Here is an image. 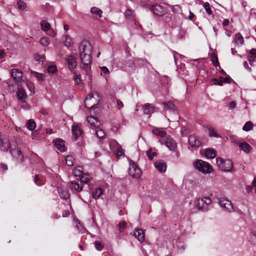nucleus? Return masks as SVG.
Wrapping results in <instances>:
<instances>
[{
  "instance_id": "nucleus-46",
  "label": "nucleus",
  "mask_w": 256,
  "mask_h": 256,
  "mask_svg": "<svg viewBox=\"0 0 256 256\" xmlns=\"http://www.w3.org/2000/svg\"><path fill=\"white\" fill-rule=\"evenodd\" d=\"M34 58L36 61H38L40 62H43L45 59V56L44 55L40 56L36 54L34 55Z\"/></svg>"
},
{
  "instance_id": "nucleus-42",
  "label": "nucleus",
  "mask_w": 256,
  "mask_h": 256,
  "mask_svg": "<svg viewBox=\"0 0 256 256\" xmlns=\"http://www.w3.org/2000/svg\"><path fill=\"white\" fill-rule=\"evenodd\" d=\"M208 132L210 136L215 138L219 137L218 134L214 131V130L212 127L208 128Z\"/></svg>"
},
{
  "instance_id": "nucleus-37",
  "label": "nucleus",
  "mask_w": 256,
  "mask_h": 256,
  "mask_svg": "<svg viewBox=\"0 0 256 256\" xmlns=\"http://www.w3.org/2000/svg\"><path fill=\"white\" fill-rule=\"evenodd\" d=\"M253 127V124L250 121L246 122L243 126L242 130L245 132L250 130Z\"/></svg>"
},
{
  "instance_id": "nucleus-14",
  "label": "nucleus",
  "mask_w": 256,
  "mask_h": 256,
  "mask_svg": "<svg viewBox=\"0 0 256 256\" xmlns=\"http://www.w3.org/2000/svg\"><path fill=\"white\" fill-rule=\"evenodd\" d=\"M164 144L170 150H174L176 148V142L172 138L170 137L166 139Z\"/></svg>"
},
{
  "instance_id": "nucleus-15",
  "label": "nucleus",
  "mask_w": 256,
  "mask_h": 256,
  "mask_svg": "<svg viewBox=\"0 0 256 256\" xmlns=\"http://www.w3.org/2000/svg\"><path fill=\"white\" fill-rule=\"evenodd\" d=\"M144 114H153L154 110V106L152 104H146L142 108Z\"/></svg>"
},
{
  "instance_id": "nucleus-63",
  "label": "nucleus",
  "mask_w": 256,
  "mask_h": 256,
  "mask_svg": "<svg viewBox=\"0 0 256 256\" xmlns=\"http://www.w3.org/2000/svg\"><path fill=\"white\" fill-rule=\"evenodd\" d=\"M173 56H174V58L175 63H176V62L178 59V58L180 57L181 56L180 54H179L178 53L174 52L173 53Z\"/></svg>"
},
{
  "instance_id": "nucleus-62",
  "label": "nucleus",
  "mask_w": 256,
  "mask_h": 256,
  "mask_svg": "<svg viewBox=\"0 0 256 256\" xmlns=\"http://www.w3.org/2000/svg\"><path fill=\"white\" fill-rule=\"evenodd\" d=\"M248 54L251 55L254 58H256V49L252 48L250 50V52Z\"/></svg>"
},
{
  "instance_id": "nucleus-22",
  "label": "nucleus",
  "mask_w": 256,
  "mask_h": 256,
  "mask_svg": "<svg viewBox=\"0 0 256 256\" xmlns=\"http://www.w3.org/2000/svg\"><path fill=\"white\" fill-rule=\"evenodd\" d=\"M204 155L207 158H214L216 154V151L212 148H208L204 150Z\"/></svg>"
},
{
  "instance_id": "nucleus-50",
  "label": "nucleus",
  "mask_w": 256,
  "mask_h": 256,
  "mask_svg": "<svg viewBox=\"0 0 256 256\" xmlns=\"http://www.w3.org/2000/svg\"><path fill=\"white\" fill-rule=\"evenodd\" d=\"M146 156L150 160H152L154 156H156V153L152 152L151 150H150L146 152Z\"/></svg>"
},
{
  "instance_id": "nucleus-16",
  "label": "nucleus",
  "mask_w": 256,
  "mask_h": 256,
  "mask_svg": "<svg viewBox=\"0 0 256 256\" xmlns=\"http://www.w3.org/2000/svg\"><path fill=\"white\" fill-rule=\"evenodd\" d=\"M58 192L60 196L62 199H68L70 198V194L68 189L63 186L58 188Z\"/></svg>"
},
{
  "instance_id": "nucleus-11",
  "label": "nucleus",
  "mask_w": 256,
  "mask_h": 256,
  "mask_svg": "<svg viewBox=\"0 0 256 256\" xmlns=\"http://www.w3.org/2000/svg\"><path fill=\"white\" fill-rule=\"evenodd\" d=\"M66 64L70 71L74 70L76 66V62L75 58L72 55H69L66 59Z\"/></svg>"
},
{
  "instance_id": "nucleus-18",
  "label": "nucleus",
  "mask_w": 256,
  "mask_h": 256,
  "mask_svg": "<svg viewBox=\"0 0 256 256\" xmlns=\"http://www.w3.org/2000/svg\"><path fill=\"white\" fill-rule=\"evenodd\" d=\"M87 121L92 127L98 128L100 122L95 117L90 116L87 117Z\"/></svg>"
},
{
  "instance_id": "nucleus-2",
  "label": "nucleus",
  "mask_w": 256,
  "mask_h": 256,
  "mask_svg": "<svg viewBox=\"0 0 256 256\" xmlns=\"http://www.w3.org/2000/svg\"><path fill=\"white\" fill-rule=\"evenodd\" d=\"M23 146L24 144L21 139L14 136V140L10 145V152L12 156L19 161H22L23 158L21 152V148Z\"/></svg>"
},
{
  "instance_id": "nucleus-7",
  "label": "nucleus",
  "mask_w": 256,
  "mask_h": 256,
  "mask_svg": "<svg viewBox=\"0 0 256 256\" xmlns=\"http://www.w3.org/2000/svg\"><path fill=\"white\" fill-rule=\"evenodd\" d=\"M128 173L132 177L137 178L140 176L142 172L134 162L130 160Z\"/></svg>"
},
{
  "instance_id": "nucleus-6",
  "label": "nucleus",
  "mask_w": 256,
  "mask_h": 256,
  "mask_svg": "<svg viewBox=\"0 0 256 256\" xmlns=\"http://www.w3.org/2000/svg\"><path fill=\"white\" fill-rule=\"evenodd\" d=\"M216 165L222 170L230 172L233 168V163L230 160H224L221 158H218L216 160Z\"/></svg>"
},
{
  "instance_id": "nucleus-43",
  "label": "nucleus",
  "mask_w": 256,
  "mask_h": 256,
  "mask_svg": "<svg viewBox=\"0 0 256 256\" xmlns=\"http://www.w3.org/2000/svg\"><path fill=\"white\" fill-rule=\"evenodd\" d=\"M124 15L128 18H134V12L130 9H127L124 12Z\"/></svg>"
},
{
  "instance_id": "nucleus-21",
  "label": "nucleus",
  "mask_w": 256,
  "mask_h": 256,
  "mask_svg": "<svg viewBox=\"0 0 256 256\" xmlns=\"http://www.w3.org/2000/svg\"><path fill=\"white\" fill-rule=\"evenodd\" d=\"M54 145L56 148L61 152L65 151L64 141L62 139L58 138L54 140Z\"/></svg>"
},
{
  "instance_id": "nucleus-44",
  "label": "nucleus",
  "mask_w": 256,
  "mask_h": 256,
  "mask_svg": "<svg viewBox=\"0 0 256 256\" xmlns=\"http://www.w3.org/2000/svg\"><path fill=\"white\" fill-rule=\"evenodd\" d=\"M32 74L36 76L39 80H42L44 78V75L42 74L38 73L36 72L32 71Z\"/></svg>"
},
{
  "instance_id": "nucleus-30",
  "label": "nucleus",
  "mask_w": 256,
  "mask_h": 256,
  "mask_svg": "<svg viewBox=\"0 0 256 256\" xmlns=\"http://www.w3.org/2000/svg\"><path fill=\"white\" fill-rule=\"evenodd\" d=\"M41 28L44 32H48L50 28V25L46 20H42L40 23Z\"/></svg>"
},
{
  "instance_id": "nucleus-45",
  "label": "nucleus",
  "mask_w": 256,
  "mask_h": 256,
  "mask_svg": "<svg viewBox=\"0 0 256 256\" xmlns=\"http://www.w3.org/2000/svg\"><path fill=\"white\" fill-rule=\"evenodd\" d=\"M250 242L256 248V234H252L250 235Z\"/></svg>"
},
{
  "instance_id": "nucleus-13",
  "label": "nucleus",
  "mask_w": 256,
  "mask_h": 256,
  "mask_svg": "<svg viewBox=\"0 0 256 256\" xmlns=\"http://www.w3.org/2000/svg\"><path fill=\"white\" fill-rule=\"evenodd\" d=\"M233 42L237 46H240L244 44V38L240 33L238 32L234 34Z\"/></svg>"
},
{
  "instance_id": "nucleus-23",
  "label": "nucleus",
  "mask_w": 256,
  "mask_h": 256,
  "mask_svg": "<svg viewBox=\"0 0 256 256\" xmlns=\"http://www.w3.org/2000/svg\"><path fill=\"white\" fill-rule=\"evenodd\" d=\"M93 100V96L92 94H89L88 95L84 101V106L86 108H88L92 109L94 108L96 105L94 104H90V102Z\"/></svg>"
},
{
  "instance_id": "nucleus-19",
  "label": "nucleus",
  "mask_w": 256,
  "mask_h": 256,
  "mask_svg": "<svg viewBox=\"0 0 256 256\" xmlns=\"http://www.w3.org/2000/svg\"><path fill=\"white\" fill-rule=\"evenodd\" d=\"M134 236L140 242H142L144 240V234L141 229H138L134 232Z\"/></svg>"
},
{
  "instance_id": "nucleus-57",
  "label": "nucleus",
  "mask_w": 256,
  "mask_h": 256,
  "mask_svg": "<svg viewBox=\"0 0 256 256\" xmlns=\"http://www.w3.org/2000/svg\"><path fill=\"white\" fill-rule=\"evenodd\" d=\"M119 227H120V230L122 231L124 229L126 226V223L125 221H122L119 222L118 224Z\"/></svg>"
},
{
  "instance_id": "nucleus-26",
  "label": "nucleus",
  "mask_w": 256,
  "mask_h": 256,
  "mask_svg": "<svg viewBox=\"0 0 256 256\" xmlns=\"http://www.w3.org/2000/svg\"><path fill=\"white\" fill-rule=\"evenodd\" d=\"M72 132L75 136V139L80 136L82 133V130L78 126H73L72 128Z\"/></svg>"
},
{
  "instance_id": "nucleus-48",
  "label": "nucleus",
  "mask_w": 256,
  "mask_h": 256,
  "mask_svg": "<svg viewBox=\"0 0 256 256\" xmlns=\"http://www.w3.org/2000/svg\"><path fill=\"white\" fill-rule=\"evenodd\" d=\"M17 4L18 5V8L21 10H24L25 9L26 7V4L22 2L21 0H17Z\"/></svg>"
},
{
  "instance_id": "nucleus-24",
  "label": "nucleus",
  "mask_w": 256,
  "mask_h": 256,
  "mask_svg": "<svg viewBox=\"0 0 256 256\" xmlns=\"http://www.w3.org/2000/svg\"><path fill=\"white\" fill-rule=\"evenodd\" d=\"M17 98L20 100L24 101L26 98L27 96L25 90L23 88H19L17 92Z\"/></svg>"
},
{
  "instance_id": "nucleus-52",
  "label": "nucleus",
  "mask_w": 256,
  "mask_h": 256,
  "mask_svg": "<svg viewBox=\"0 0 256 256\" xmlns=\"http://www.w3.org/2000/svg\"><path fill=\"white\" fill-rule=\"evenodd\" d=\"M116 152L117 156H121L124 154L122 148L120 145L118 146Z\"/></svg>"
},
{
  "instance_id": "nucleus-61",
  "label": "nucleus",
  "mask_w": 256,
  "mask_h": 256,
  "mask_svg": "<svg viewBox=\"0 0 256 256\" xmlns=\"http://www.w3.org/2000/svg\"><path fill=\"white\" fill-rule=\"evenodd\" d=\"M49 32H48V34L52 37H55L56 35V32L53 30L51 29L50 28V30H48Z\"/></svg>"
},
{
  "instance_id": "nucleus-5",
  "label": "nucleus",
  "mask_w": 256,
  "mask_h": 256,
  "mask_svg": "<svg viewBox=\"0 0 256 256\" xmlns=\"http://www.w3.org/2000/svg\"><path fill=\"white\" fill-rule=\"evenodd\" d=\"M218 204L222 209L228 212H236L237 210L234 208L232 202L226 198H220L218 200Z\"/></svg>"
},
{
  "instance_id": "nucleus-36",
  "label": "nucleus",
  "mask_w": 256,
  "mask_h": 256,
  "mask_svg": "<svg viewBox=\"0 0 256 256\" xmlns=\"http://www.w3.org/2000/svg\"><path fill=\"white\" fill-rule=\"evenodd\" d=\"M40 43L42 46H48L50 43L49 38L46 36L41 38L40 40Z\"/></svg>"
},
{
  "instance_id": "nucleus-25",
  "label": "nucleus",
  "mask_w": 256,
  "mask_h": 256,
  "mask_svg": "<svg viewBox=\"0 0 256 256\" xmlns=\"http://www.w3.org/2000/svg\"><path fill=\"white\" fill-rule=\"evenodd\" d=\"M152 133L156 135L164 138L166 136V132L165 130L158 128H154L152 130Z\"/></svg>"
},
{
  "instance_id": "nucleus-31",
  "label": "nucleus",
  "mask_w": 256,
  "mask_h": 256,
  "mask_svg": "<svg viewBox=\"0 0 256 256\" xmlns=\"http://www.w3.org/2000/svg\"><path fill=\"white\" fill-rule=\"evenodd\" d=\"M103 194L102 190L101 188H97L93 192L92 196L94 199H97L100 196Z\"/></svg>"
},
{
  "instance_id": "nucleus-10",
  "label": "nucleus",
  "mask_w": 256,
  "mask_h": 256,
  "mask_svg": "<svg viewBox=\"0 0 256 256\" xmlns=\"http://www.w3.org/2000/svg\"><path fill=\"white\" fill-rule=\"evenodd\" d=\"M150 10L154 14L158 16H162L166 12V10L164 6L158 4L153 5Z\"/></svg>"
},
{
  "instance_id": "nucleus-17",
  "label": "nucleus",
  "mask_w": 256,
  "mask_h": 256,
  "mask_svg": "<svg viewBox=\"0 0 256 256\" xmlns=\"http://www.w3.org/2000/svg\"><path fill=\"white\" fill-rule=\"evenodd\" d=\"M70 188L72 192H79L82 190V186L75 181L70 182Z\"/></svg>"
},
{
  "instance_id": "nucleus-29",
  "label": "nucleus",
  "mask_w": 256,
  "mask_h": 256,
  "mask_svg": "<svg viewBox=\"0 0 256 256\" xmlns=\"http://www.w3.org/2000/svg\"><path fill=\"white\" fill-rule=\"evenodd\" d=\"M162 104L165 110H175L174 105L170 102H162Z\"/></svg>"
},
{
  "instance_id": "nucleus-8",
  "label": "nucleus",
  "mask_w": 256,
  "mask_h": 256,
  "mask_svg": "<svg viewBox=\"0 0 256 256\" xmlns=\"http://www.w3.org/2000/svg\"><path fill=\"white\" fill-rule=\"evenodd\" d=\"M11 143L8 137L4 134H0V150L4 152L8 151L10 148Z\"/></svg>"
},
{
  "instance_id": "nucleus-53",
  "label": "nucleus",
  "mask_w": 256,
  "mask_h": 256,
  "mask_svg": "<svg viewBox=\"0 0 256 256\" xmlns=\"http://www.w3.org/2000/svg\"><path fill=\"white\" fill-rule=\"evenodd\" d=\"M114 102L116 103V106L118 109H120L124 107V104L122 102L118 99H115Z\"/></svg>"
},
{
  "instance_id": "nucleus-38",
  "label": "nucleus",
  "mask_w": 256,
  "mask_h": 256,
  "mask_svg": "<svg viewBox=\"0 0 256 256\" xmlns=\"http://www.w3.org/2000/svg\"><path fill=\"white\" fill-rule=\"evenodd\" d=\"M74 158L72 156H68L66 158V163L68 166H71L74 164Z\"/></svg>"
},
{
  "instance_id": "nucleus-40",
  "label": "nucleus",
  "mask_w": 256,
  "mask_h": 256,
  "mask_svg": "<svg viewBox=\"0 0 256 256\" xmlns=\"http://www.w3.org/2000/svg\"><path fill=\"white\" fill-rule=\"evenodd\" d=\"M74 82L78 85H80L82 84V81L80 80V74L77 72H74Z\"/></svg>"
},
{
  "instance_id": "nucleus-47",
  "label": "nucleus",
  "mask_w": 256,
  "mask_h": 256,
  "mask_svg": "<svg viewBox=\"0 0 256 256\" xmlns=\"http://www.w3.org/2000/svg\"><path fill=\"white\" fill-rule=\"evenodd\" d=\"M94 246L99 251L102 250L104 248V246L102 244L101 242L98 240H96L94 242Z\"/></svg>"
},
{
  "instance_id": "nucleus-41",
  "label": "nucleus",
  "mask_w": 256,
  "mask_h": 256,
  "mask_svg": "<svg viewBox=\"0 0 256 256\" xmlns=\"http://www.w3.org/2000/svg\"><path fill=\"white\" fill-rule=\"evenodd\" d=\"M95 133L96 136L99 138H102L106 136V133L104 131L100 128L96 130Z\"/></svg>"
},
{
  "instance_id": "nucleus-33",
  "label": "nucleus",
  "mask_w": 256,
  "mask_h": 256,
  "mask_svg": "<svg viewBox=\"0 0 256 256\" xmlns=\"http://www.w3.org/2000/svg\"><path fill=\"white\" fill-rule=\"evenodd\" d=\"M66 40L64 42V46L67 48H70L72 46L73 42L71 38L68 35L64 36Z\"/></svg>"
},
{
  "instance_id": "nucleus-28",
  "label": "nucleus",
  "mask_w": 256,
  "mask_h": 256,
  "mask_svg": "<svg viewBox=\"0 0 256 256\" xmlns=\"http://www.w3.org/2000/svg\"><path fill=\"white\" fill-rule=\"evenodd\" d=\"M26 126L28 130H33L36 127V124L34 120L30 119L27 121Z\"/></svg>"
},
{
  "instance_id": "nucleus-55",
  "label": "nucleus",
  "mask_w": 256,
  "mask_h": 256,
  "mask_svg": "<svg viewBox=\"0 0 256 256\" xmlns=\"http://www.w3.org/2000/svg\"><path fill=\"white\" fill-rule=\"evenodd\" d=\"M74 174L76 176H81L82 175V171L78 168L74 170Z\"/></svg>"
},
{
  "instance_id": "nucleus-20",
  "label": "nucleus",
  "mask_w": 256,
  "mask_h": 256,
  "mask_svg": "<svg viewBox=\"0 0 256 256\" xmlns=\"http://www.w3.org/2000/svg\"><path fill=\"white\" fill-rule=\"evenodd\" d=\"M154 166L160 172H164L166 170V164L162 160L156 162L154 164Z\"/></svg>"
},
{
  "instance_id": "nucleus-1",
  "label": "nucleus",
  "mask_w": 256,
  "mask_h": 256,
  "mask_svg": "<svg viewBox=\"0 0 256 256\" xmlns=\"http://www.w3.org/2000/svg\"><path fill=\"white\" fill-rule=\"evenodd\" d=\"M92 46L87 41H83L78 47L80 67L85 72L86 75H90L92 64Z\"/></svg>"
},
{
  "instance_id": "nucleus-49",
  "label": "nucleus",
  "mask_w": 256,
  "mask_h": 256,
  "mask_svg": "<svg viewBox=\"0 0 256 256\" xmlns=\"http://www.w3.org/2000/svg\"><path fill=\"white\" fill-rule=\"evenodd\" d=\"M48 71L49 73L54 74L57 71V68L56 66L52 65L48 68Z\"/></svg>"
},
{
  "instance_id": "nucleus-51",
  "label": "nucleus",
  "mask_w": 256,
  "mask_h": 256,
  "mask_svg": "<svg viewBox=\"0 0 256 256\" xmlns=\"http://www.w3.org/2000/svg\"><path fill=\"white\" fill-rule=\"evenodd\" d=\"M204 7L206 10V12L208 14H212V11L210 8V6L208 2H206L204 3Z\"/></svg>"
},
{
  "instance_id": "nucleus-64",
  "label": "nucleus",
  "mask_w": 256,
  "mask_h": 256,
  "mask_svg": "<svg viewBox=\"0 0 256 256\" xmlns=\"http://www.w3.org/2000/svg\"><path fill=\"white\" fill-rule=\"evenodd\" d=\"M232 81V78L230 76H228L224 78V82L225 83L230 84Z\"/></svg>"
},
{
  "instance_id": "nucleus-3",
  "label": "nucleus",
  "mask_w": 256,
  "mask_h": 256,
  "mask_svg": "<svg viewBox=\"0 0 256 256\" xmlns=\"http://www.w3.org/2000/svg\"><path fill=\"white\" fill-rule=\"evenodd\" d=\"M193 166L196 170L204 174H210L213 170L212 166L208 162L202 160H194Z\"/></svg>"
},
{
  "instance_id": "nucleus-12",
  "label": "nucleus",
  "mask_w": 256,
  "mask_h": 256,
  "mask_svg": "<svg viewBox=\"0 0 256 256\" xmlns=\"http://www.w3.org/2000/svg\"><path fill=\"white\" fill-rule=\"evenodd\" d=\"M188 144L192 148H198L201 145L200 141L194 134L190 135L188 137Z\"/></svg>"
},
{
  "instance_id": "nucleus-39",
  "label": "nucleus",
  "mask_w": 256,
  "mask_h": 256,
  "mask_svg": "<svg viewBox=\"0 0 256 256\" xmlns=\"http://www.w3.org/2000/svg\"><path fill=\"white\" fill-rule=\"evenodd\" d=\"M34 182L38 186H42L44 184V182L40 179L39 175H36L34 176Z\"/></svg>"
},
{
  "instance_id": "nucleus-58",
  "label": "nucleus",
  "mask_w": 256,
  "mask_h": 256,
  "mask_svg": "<svg viewBox=\"0 0 256 256\" xmlns=\"http://www.w3.org/2000/svg\"><path fill=\"white\" fill-rule=\"evenodd\" d=\"M236 103L234 101L230 102L228 105V108L229 110H232L236 108Z\"/></svg>"
},
{
  "instance_id": "nucleus-59",
  "label": "nucleus",
  "mask_w": 256,
  "mask_h": 256,
  "mask_svg": "<svg viewBox=\"0 0 256 256\" xmlns=\"http://www.w3.org/2000/svg\"><path fill=\"white\" fill-rule=\"evenodd\" d=\"M212 82H213L214 84L218 85V86H222V81L220 80H218V79H217L216 78H212Z\"/></svg>"
},
{
  "instance_id": "nucleus-9",
  "label": "nucleus",
  "mask_w": 256,
  "mask_h": 256,
  "mask_svg": "<svg viewBox=\"0 0 256 256\" xmlns=\"http://www.w3.org/2000/svg\"><path fill=\"white\" fill-rule=\"evenodd\" d=\"M11 74L18 86H20L22 82H24L23 80V74L22 71L18 69H12L11 72Z\"/></svg>"
},
{
  "instance_id": "nucleus-27",
  "label": "nucleus",
  "mask_w": 256,
  "mask_h": 256,
  "mask_svg": "<svg viewBox=\"0 0 256 256\" xmlns=\"http://www.w3.org/2000/svg\"><path fill=\"white\" fill-rule=\"evenodd\" d=\"M239 147L241 150L246 153L250 152L252 150L250 146L246 142H242L239 144Z\"/></svg>"
},
{
  "instance_id": "nucleus-32",
  "label": "nucleus",
  "mask_w": 256,
  "mask_h": 256,
  "mask_svg": "<svg viewBox=\"0 0 256 256\" xmlns=\"http://www.w3.org/2000/svg\"><path fill=\"white\" fill-rule=\"evenodd\" d=\"M90 12L92 14L97 15L99 18H100L102 16V10L96 7L92 8L90 9Z\"/></svg>"
},
{
  "instance_id": "nucleus-35",
  "label": "nucleus",
  "mask_w": 256,
  "mask_h": 256,
  "mask_svg": "<svg viewBox=\"0 0 256 256\" xmlns=\"http://www.w3.org/2000/svg\"><path fill=\"white\" fill-rule=\"evenodd\" d=\"M26 86L28 88L30 92V94H33L34 93V86L32 82L29 80H26Z\"/></svg>"
},
{
  "instance_id": "nucleus-56",
  "label": "nucleus",
  "mask_w": 256,
  "mask_h": 256,
  "mask_svg": "<svg viewBox=\"0 0 256 256\" xmlns=\"http://www.w3.org/2000/svg\"><path fill=\"white\" fill-rule=\"evenodd\" d=\"M212 61V62L214 66H215L216 67L218 66L219 67L220 69V66L217 57L213 58Z\"/></svg>"
},
{
  "instance_id": "nucleus-34",
  "label": "nucleus",
  "mask_w": 256,
  "mask_h": 256,
  "mask_svg": "<svg viewBox=\"0 0 256 256\" xmlns=\"http://www.w3.org/2000/svg\"><path fill=\"white\" fill-rule=\"evenodd\" d=\"M92 177L88 174H82L80 178L81 183H88L92 179Z\"/></svg>"
},
{
  "instance_id": "nucleus-60",
  "label": "nucleus",
  "mask_w": 256,
  "mask_h": 256,
  "mask_svg": "<svg viewBox=\"0 0 256 256\" xmlns=\"http://www.w3.org/2000/svg\"><path fill=\"white\" fill-rule=\"evenodd\" d=\"M100 70L104 74H108L110 73V70L107 67L104 66L100 68Z\"/></svg>"
},
{
  "instance_id": "nucleus-4",
  "label": "nucleus",
  "mask_w": 256,
  "mask_h": 256,
  "mask_svg": "<svg viewBox=\"0 0 256 256\" xmlns=\"http://www.w3.org/2000/svg\"><path fill=\"white\" fill-rule=\"evenodd\" d=\"M211 202V199L209 197L206 196L202 198H196L194 202V205L199 210L206 211Z\"/></svg>"
},
{
  "instance_id": "nucleus-54",
  "label": "nucleus",
  "mask_w": 256,
  "mask_h": 256,
  "mask_svg": "<svg viewBox=\"0 0 256 256\" xmlns=\"http://www.w3.org/2000/svg\"><path fill=\"white\" fill-rule=\"evenodd\" d=\"M8 90L10 92H14L17 88L15 84H8Z\"/></svg>"
}]
</instances>
